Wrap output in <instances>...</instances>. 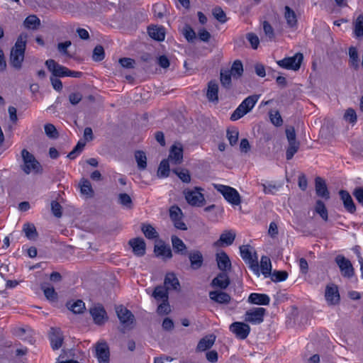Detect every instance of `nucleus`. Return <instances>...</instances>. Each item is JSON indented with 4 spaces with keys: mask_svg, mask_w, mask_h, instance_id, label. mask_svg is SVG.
Listing matches in <instances>:
<instances>
[{
    "mask_svg": "<svg viewBox=\"0 0 363 363\" xmlns=\"http://www.w3.org/2000/svg\"><path fill=\"white\" fill-rule=\"evenodd\" d=\"M315 211L316 213L320 215V216L324 220L327 221L328 220V210L325 207V203L321 200L316 201Z\"/></svg>",
    "mask_w": 363,
    "mask_h": 363,
    "instance_id": "a19ab883",
    "label": "nucleus"
},
{
    "mask_svg": "<svg viewBox=\"0 0 363 363\" xmlns=\"http://www.w3.org/2000/svg\"><path fill=\"white\" fill-rule=\"evenodd\" d=\"M259 99V96L257 95H251L245 98L242 101V104L246 108L247 110V111H250L254 106H255L256 103L257 102Z\"/></svg>",
    "mask_w": 363,
    "mask_h": 363,
    "instance_id": "603ef678",
    "label": "nucleus"
},
{
    "mask_svg": "<svg viewBox=\"0 0 363 363\" xmlns=\"http://www.w3.org/2000/svg\"><path fill=\"white\" fill-rule=\"evenodd\" d=\"M81 192L89 197L93 196L94 191L91 187V183L88 179H82L79 183Z\"/></svg>",
    "mask_w": 363,
    "mask_h": 363,
    "instance_id": "49530a36",
    "label": "nucleus"
},
{
    "mask_svg": "<svg viewBox=\"0 0 363 363\" xmlns=\"http://www.w3.org/2000/svg\"><path fill=\"white\" fill-rule=\"evenodd\" d=\"M49 337L52 350H57L62 347L64 337L60 329L51 328Z\"/></svg>",
    "mask_w": 363,
    "mask_h": 363,
    "instance_id": "f3484780",
    "label": "nucleus"
},
{
    "mask_svg": "<svg viewBox=\"0 0 363 363\" xmlns=\"http://www.w3.org/2000/svg\"><path fill=\"white\" fill-rule=\"evenodd\" d=\"M229 277L225 272L219 273L211 281L213 287L225 289L230 285Z\"/></svg>",
    "mask_w": 363,
    "mask_h": 363,
    "instance_id": "4be33fe9",
    "label": "nucleus"
},
{
    "mask_svg": "<svg viewBox=\"0 0 363 363\" xmlns=\"http://www.w3.org/2000/svg\"><path fill=\"white\" fill-rule=\"evenodd\" d=\"M266 309L264 308H253L247 311L244 315V320L247 323L253 325H259L264 321Z\"/></svg>",
    "mask_w": 363,
    "mask_h": 363,
    "instance_id": "0eeeda50",
    "label": "nucleus"
},
{
    "mask_svg": "<svg viewBox=\"0 0 363 363\" xmlns=\"http://www.w3.org/2000/svg\"><path fill=\"white\" fill-rule=\"evenodd\" d=\"M325 298L328 305L335 306L339 304L340 296L337 286L328 285L325 288Z\"/></svg>",
    "mask_w": 363,
    "mask_h": 363,
    "instance_id": "ddd939ff",
    "label": "nucleus"
},
{
    "mask_svg": "<svg viewBox=\"0 0 363 363\" xmlns=\"http://www.w3.org/2000/svg\"><path fill=\"white\" fill-rule=\"evenodd\" d=\"M230 330L240 339L247 338L250 332V327L243 322H234L230 325Z\"/></svg>",
    "mask_w": 363,
    "mask_h": 363,
    "instance_id": "f8f14e48",
    "label": "nucleus"
},
{
    "mask_svg": "<svg viewBox=\"0 0 363 363\" xmlns=\"http://www.w3.org/2000/svg\"><path fill=\"white\" fill-rule=\"evenodd\" d=\"M116 312L123 328H131L130 325L135 321V317L132 312L122 305L116 307Z\"/></svg>",
    "mask_w": 363,
    "mask_h": 363,
    "instance_id": "6e6552de",
    "label": "nucleus"
},
{
    "mask_svg": "<svg viewBox=\"0 0 363 363\" xmlns=\"http://www.w3.org/2000/svg\"><path fill=\"white\" fill-rule=\"evenodd\" d=\"M182 211L177 206H172L169 208V217L176 228L186 230L187 229L186 224L182 220Z\"/></svg>",
    "mask_w": 363,
    "mask_h": 363,
    "instance_id": "9b49d317",
    "label": "nucleus"
},
{
    "mask_svg": "<svg viewBox=\"0 0 363 363\" xmlns=\"http://www.w3.org/2000/svg\"><path fill=\"white\" fill-rule=\"evenodd\" d=\"M262 273L264 277H268L272 273V264L270 259L268 257L262 256L260 262Z\"/></svg>",
    "mask_w": 363,
    "mask_h": 363,
    "instance_id": "79ce46f5",
    "label": "nucleus"
},
{
    "mask_svg": "<svg viewBox=\"0 0 363 363\" xmlns=\"http://www.w3.org/2000/svg\"><path fill=\"white\" fill-rule=\"evenodd\" d=\"M27 38L28 35L26 33H23L20 34L14 46L11 50L9 62L11 65L16 69H20L22 67V62L24 60L26 48Z\"/></svg>",
    "mask_w": 363,
    "mask_h": 363,
    "instance_id": "f257e3e1",
    "label": "nucleus"
},
{
    "mask_svg": "<svg viewBox=\"0 0 363 363\" xmlns=\"http://www.w3.org/2000/svg\"><path fill=\"white\" fill-rule=\"evenodd\" d=\"M247 301L251 304L267 306L269 304L270 298L264 294L252 293L248 296Z\"/></svg>",
    "mask_w": 363,
    "mask_h": 363,
    "instance_id": "5701e85b",
    "label": "nucleus"
},
{
    "mask_svg": "<svg viewBox=\"0 0 363 363\" xmlns=\"http://www.w3.org/2000/svg\"><path fill=\"white\" fill-rule=\"evenodd\" d=\"M206 97L211 102L218 101V84L215 80H211L208 83Z\"/></svg>",
    "mask_w": 363,
    "mask_h": 363,
    "instance_id": "bb28decb",
    "label": "nucleus"
},
{
    "mask_svg": "<svg viewBox=\"0 0 363 363\" xmlns=\"http://www.w3.org/2000/svg\"><path fill=\"white\" fill-rule=\"evenodd\" d=\"M212 13L214 18L221 23H225L228 20L225 13L220 6H216L213 9Z\"/></svg>",
    "mask_w": 363,
    "mask_h": 363,
    "instance_id": "864d4df0",
    "label": "nucleus"
},
{
    "mask_svg": "<svg viewBox=\"0 0 363 363\" xmlns=\"http://www.w3.org/2000/svg\"><path fill=\"white\" fill-rule=\"evenodd\" d=\"M315 187L316 194L326 200L330 199V192L328 189L326 183L321 177H316L315 179Z\"/></svg>",
    "mask_w": 363,
    "mask_h": 363,
    "instance_id": "aec40b11",
    "label": "nucleus"
},
{
    "mask_svg": "<svg viewBox=\"0 0 363 363\" xmlns=\"http://www.w3.org/2000/svg\"><path fill=\"white\" fill-rule=\"evenodd\" d=\"M213 186L230 204L233 206H238L240 204L241 198L240 194L235 189L229 186L217 184H214Z\"/></svg>",
    "mask_w": 363,
    "mask_h": 363,
    "instance_id": "7ed1b4c3",
    "label": "nucleus"
},
{
    "mask_svg": "<svg viewBox=\"0 0 363 363\" xmlns=\"http://www.w3.org/2000/svg\"><path fill=\"white\" fill-rule=\"evenodd\" d=\"M335 261L343 277L351 279L354 275V269L350 259L342 255H339L336 256Z\"/></svg>",
    "mask_w": 363,
    "mask_h": 363,
    "instance_id": "423d86ee",
    "label": "nucleus"
},
{
    "mask_svg": "<svg viewBox=\"0 0 363 363\" xmlns=\"http://www.w3.org/2000/svg\"><path fill=\"white\" fill-rule=\"evenodd\" d=\"M353 196L358 201L359 204L363 206V188L362 187H357L354 189L352 192Z\"/></svg>",
    "mask_w": 363,
    "mask_h": 363,
    "instance_id": "774afa93",
    "label": "nucleus"
},
{
    "mask_svg": "<svg viewBox=\"0 0 363 363\" xmlns=\"http://www.w3.org/2000/svg\"><path fill=\"white\" fill-rule=\"evenodd\" d=\"M164 285L169 290L179 291L180 289L179 279L173 272H169L165 275Z\"/></svg>",
    "mask_w": 363,
    "mask_h": 363,
    "instance_id": "393cba45",
    "label": "nucleus"
},
{
    "mask_svg": "<svg viewBox=\"0 0 363 363\" xmlns=\"http://www.w3.org/2000/svg\"><path fill=\"white\" fill-rule=\"evenodd\" d=\"M46 135L51 139H56L59 136V133L55 126L51 123L45 124L44 126Z\"/></svg>",
    "mask_w": 363,
    "mask_h": 363,
    "instance_id": "4d7b16f0",
    "label": "nucleus"
},
{
    "mask_svg": "<svg viewBox=\"0 0 363 363\" xmlns=\"http://www.w3.org/2000/svg\"><path fill=\"white\" fill-rule=\"evenodd\" d=\"M174 172L178 176V177L185 183H189L191 181V176L189 172L187 169L182 170H174Z\"/></svg>",
    "mask_w": 363,
    "mask_h": 363,
    "instance_id": "052dcab7",
    "label": "nucleus"
},
{
    "mask_svg": "<svg viewBox=\"0 0 363 363\" xmlns=\"http://www.w3.org/2000/svg\"><path fill=\"white\" fill-rule=\"evenodd\" d=\"M270 275L272 281L274 282L283 281L288 277V273L286 271L275 270Z\"/></svg>",
    "mask_w": 363,
    "mask_h": 363,
    "instance_id": "13d9d810",
    "label": "nucleus"
},
{
    "mask_svg": "<svg viewBox=\"0 0 363 363\" xmlns=\"http://www.w3.org/2000/svg\"><path fill=\"white\" fill-rule=\"evenodd\" d=\"M184 35L189 42L193 41L196 38V33L189 26H186L184 27Z\"/></svg>",
    "mask_w": 363,
    "mask_h": 363,
    "instance_id": "69168bd1",
    "label": "nucleus"
},
{
    "mask_svg": "<svg viewBox=\"0 0 363 363\" xmlns=\"http://www.w3.org/2000/svg\"><path fill=\"white\" fill-rule=\"evenodd\" d=\"M118 203L128 208H130L133 203L130 196L125 193H121L118 195Z\"/></svg>",
    "mask_w": 363,
    "mask_h": 363,
    "instance_id": "bf43d9fd",
    "label": "nucleus"
},
{
    "mask_svg": "<svg viewBox=\"0 0 363 363\" xmlns=\"http://www.w3.org/2000/svg\"><path fill=\"white\" fill-rule=\"evenodd\" d=\"M129 245L132 247L133 253L138 257L145 254L146 245L143 238H136L129 240Z\"/></svg>",
    "mask_w": 363,
    "mask_h": 363,
    "instance_id": "6ab92c4d",
    "label": "nucleus"
},
{
    "mask_svg": "<svg viewBox=\"0 0 363 363\" xmlns=\"http://www.w3.org/2000/svg\"><path fill=\"white\" fill-rule=\"evenodd\" d=\"M344 118L345 121H349L351 123H354L357 121V114L355 111L352 108L347 109L344 114Z\"/></svg>",
    "mask_w": 363,
    "mask_h": 363,
    "instance_id": "0e129e2a",
    "label": "nucleus"
},
{
    "mask_svg": "<svg viewBox=\"0 0 363 363\" xmlns=\"http://www.w3.org/2000/svg\"><path fill=\"white\" fill-rule=\"evenodd\" d=\"M147 33L150 38L157 41H162L165 38V32L163 27L149 26Z\"/></svg>",
    "mask_w": 363,
    "mask_h": 363,
    "instance_id": "7c9ffc66",
    "label": "nucleus"
},
{
    "mask_svg": "<svg viewBox=\"0 0 363 363\" xmlns=\"http://www.w3.org/2000/svg\"><path fill=\"white\" fill-rule=\"evenodd\" d=\"M141 230L147 239H155L159 236L156 230L150 224L143 225Z\"/></svg>",
    "mask_w": 363,
    "mask_h": 363,
    "instance_id": "8fccbe9b",
    "label": "nucleus"
},
{
    "mask_svg": "<svg viewBox=\"0 0 363 363\" xmlns=\"http://www.w3.org/2000/svg\"><path fill=\"white\" fill-rule=\"evenodd\" d=\"M171 311L170 306L168 300L167 301H162V302L158 306L157 312L160 315H167Z\"/></svg>",
    "mask_w": 363,
    "mask_h": 363,
    "instance_id": "e2e57ef3",
    "label": "nucleus"
},
{
    "mask_svg": "<svg viewBox=\"0 0 363 363\" xmlns=\"http://www.w3.org/2000/svg\"><path fill=\"white\" fill-rule=\"evenodd\" d=\"M105 52L104 49L101 45H96L94 50L92 58L95 62H101L104 59Z\"/></svg>",
    "mask_w": 363,
    "mask_h": 363,
    "instance_id": "6e6d98bb",
    "label": "nucleus"
},
{
    "mask_svg": "<svg viewBox=\"0 0 363 363\" xmlns=\"http://www.w3.org/2000/svg\"><path fill=\"white\" fill-rule=\"evenodd\" d=\"M226 70L233 76L234 79L240 78L243 74V66L240 60H235L230 69Z\"/></svg>",
    "mask_w": 363,
    "mask_h": 363,
    "instance_id": "72a5a7b5",
    "label": "nucleus"
},
{
    "mask_svg": "<svg viewBox=\"0 0 363 363\" xmlns=\"http://www.w3.org/2000/svg\"><path fill=\"white\" fill-rule=\"evenodd\" d=\"M171 241L175 253L182 255H186L187 254V247L182 240L176 235H172L171 237Z\"/></svg>",
    "mask_w": 363,
    "mask_h": 363,
    "instance_id": "c85d7f7f",
    "label": "nucleus"
},
{
    "mask_svg": "<svg viewBox=\"0 0 363 363\" xmlns=\"http://www.w3.org/2000/svg\"><path fill=\"white\" fill-rule=\"evenodd\" d=\"M189 259L192 269L196 270L201 267L203 262V257L199 250H194L189 253Z\"/></svg>",
    "mask_w": 363,
    "mask_h": 363,
    "instance_id": "a878e982",
    "label": "nucleus"
},
{
    "mask_svg": "<svg viewBox=\"0 0 363 363\" xmlns=\"http://www.w3.org/2000/svg\"><path fill=\"white\" fill-rule=\"evenodd\" d=\"M247 108H245V106L240 104L237 108L233 111V113L230 116V120L233 121H235L242 117H243L245 115H246L250 111H247Z\"/></svg>",
    "mask_w": 363,
    "mask_h": 363,
    "instance_id": "3c124183",
    "label": "nucleus"
},
{
    "mask_svg": "<svg viewBox=\"0 0 363 363\" xmlns=\"http://www.w3.org/2000/svg\"><path fill=\"white\" fill-rule=\"evenodd\" d=\"M203 189L201 187H195L191 190H185L184 194L188 203L194 206H201L205 203V199L201 191Z\"/></svg>",
    "mask_w": 363,
    "mask_h": 363,
    "instance_id": "39448f33",
    "label": "nucleus"
},
{
    "mask_svg": "<svg viewBox=\"0 0 363 363\" xmlns=\"http://www.w3.org/2000/svg\"><path fill=\"white\" fill-rule=\"evenodd\" d=\"M209 298L220 304H228L231 300V297L228 294L217 290L210 291Z\"/></svg>",
    "mask_w": 363,
    "mask_h": 363,
    "instance_id": "b1692460",
    "label": "nucleus"
},
{
    "mask_svg": "<svg viewBox=\"0 0 363 363\" xmlns=\"http://www.w3.org/2000/svg\"><path fill=\"white\" fill-rule=\"evenodd\" d=\"M135 159L139 170H145L147 167V157L145 152L137 150L135 152Z\"/></svg>",
    "mask_w": 363,
    "mask_h": 363,
    "instance_id": "c9c22d12",
    "label": "nucleus"
},
{
    "mask_svg": "<svg viewBox=\"0 0 363 363\" xmlns=\"http://www.w3.org/2000/svg\"><path fill=\"white\" fill-rule=\"evenodd\" d=\"M154 252L157 257H163L168 259L172 257V252L170 247L164 244L155 245Z\"/></svg>",
    "mask_w": 363,
    "mask_h": 363,
    "instance_id": "2f4dec72",
    "label": "nucleus"
},
{
    "mask_svg": "<svg viewBox=\"0 0 363 363\" xmlns=\"http://www.w3.org/2000/svg\"><path fill=\"white\" fill-rule=\"evenodd\" d=\"M183 146L181 143L174 144L170 150L168 160L172 164H179L183 161Z\"/></svg>",
    "mask_w": 363,
    "mask_h": 363,
    "instance_id": "dca6fc26",
    "label": "nucleus"
},
{
    "mask_svg": "<svg viewBox=\"0 0 363 363\" xmlns=\"http://www.w3.org/2000/svg\"><path fill=\"white\" fill-rule=\"evenodd\" d=\"M95 356L99 363H109L110 351L106 342L101 341L96 342L95 345Z\"/></svg>",
    "mask_w": 363,
    "mask_h": 363,
    "instance_id": "9d476101",
    "label": "nucleus"
},
{
    "mask_svg": "<svg viewBox=\"0 0 363 363\" xmlns=\"http://www.w3.org/2000/svg\"><path fill=\"white\" fill-rule=\"evenodd\" d=\"M349 55V65L351 68L354 70H358L359 69V58L357 49L355 47L351 46L348 50Z\"/></svg>",
    "mask_w": 363,
    "mask_h": 363,
    "instance_id": "c756f323",
    "label": "nucleus"
},
{
    "mask_svg": "<svg viewBox=\"0 0 363 363\" xmlns=\"http://www.w3.org/2000/svg\"><path fill=\"white\" fill-rule=\"evenodd\" d=\"M41 289L43 291L44 295L48 300L50 301H56L57 300L58 296L53 287L41 285Z\"/></svg>",
    "mask_w": 363,
    "mask_h": 363,
    "instance_id": "09e8293b",
    "label": "nucleus"
},
{
    "mask_svg": "<svg viewBox=\"0 0 363 363\" xmlns=\"http://www.w3.org/2000/svg\"><path fill=\"white\" fill-rule=\"evenodd\" d=\"M250 245H245L240 247V256L242 259L247 264H249L250 267L256 272H258V261L256 253L253 255L250 250Z\"/></svg>",
    "mask_w": 363,
    "mask_h": 363,
    "instance_id": "1a4fd4ad",
    "label": "nucleus"
},
{
    "mask_svg": "<svg viewBox=\"0 0 363 363\" xmlns=\"http://www.w3.org/2000/svg\"><path fill=\"white\" fill-rule=\"evenodd\" d=\"M269 118L271 122L275 125V126H281L283 123V120L281 118V116L279 111H275L274 113H269Z\"/></svg>",
    "mask_w": 363,
    "mask_h": 363,
    "instance_id": "680f3d73",
    "label": "nucleus"
},
{
    "mask_svg": "<svg viewBox=\"0 0 363 363\" xmlns=\"http://www.w3.org/2000/svg\"><path fill=\"white\" fill-rule=\"evenodd\" d=\"M339 195L343 203L345 209L350 213H354L356 211V206L349 192L346 190H340Z\"/></svg>",
    "mask_w": 363,
    "mask_h": 363,
    "instance_id": "a211bd4d",
    "label": "nucleus"
},
{
    "mask_svg": "<svg viewBox=\"0 0 363 363\" xmlns=\"http://www.w3.org/2000/svg\"><path fill=\"white\" fill-rule=\"evenodd\" d=\"M89 313L93 318L94 323L101 325L104 324L108 319L106 312L101 305L95 306L89 309Z\"/></svg>",
    "mask_w": 363,
    "mask_h": 363,
    "instance_id": "2eb2a0df",
    "label": "nucleus"
},
{
    "mask_svg": "<svg viewBox=\"0 0 363 363\" xmlns=\"http://www.w3.org/2000/svg\"><path fill=\"white\" fill-rule=\"evenodd\" d=\"M227 138L230 145L233 146L237 144L239 136L238 129L235 127H231L227 130Z\"/></svg>",
    "mask_w": 363,
    "mask_h": 363,
    "instance_id": "a18cd8bd",
    "label": "nucleus"
},
{
    "mask_svg": "<svg viewBox=\"0 0 363 363\" xmlns=\"http://www.w3.org/2000/svg\"><path fill=\"white\" fill-rule=\"evenodd\" d=\"M67 306L74 313H82L86 309L85 303L82 300H77L73 303L69 301L67 303Z\"/></svg>",
    "mask_w": 363,
    "mask_h": 363,
    "instance_id": "ea45409f",
    "label": "nucleus"
},
{
    "mask_svg": "<svg viewBox=\"0 0 363 363\" xmlns=\"http://www.w3.org/2000/svg\"><path fill=\"white\" fill-rule=\"evenodd\" d=\"M299 145V142L289 143V146L286 152V157L287 160H290L293 158L294 155L298 152Z\"/></svg>",
    "mask_w": 363,
    "mask_h": 363,
    "instance_id": "5fc2aeb1",
    "label": "nucleus"
},
{
    "mask_svg": "<svg viewBox=\"0 0 363 363\" xmlns=\"http://www.w3.org/2000/svg\"><path fill=\"white\" fill-rule=\"evenodd\" d=\"M23 230L25 233L26 238L29 240H36L38 238V232L36 228L33 223H26L23 225Z\"/></svg>",
    "mask_w": 363,
    "mask_h": 363,
    "instance_id": "4c0bfd02",
    "label": "nucleus"
},
{
    "mask_svg": "<svg viewBox=\"0 0 363 363\" xmlns=\"http://www.w3.org/2000/svg\"><path fill=\"white\" fill-rule=\"evenodd\" d=\"M51 210L55 217L60 218L62 216V206L57 201H52L51 202Z\"/></svg>",
    "mask_w": 363,
    "mask_h": 363,
    "instance_id": "338daca9",
    "label": "nucleus"
},
{
    "mask_svg": "<svg viewBox=\"0 0 363 363\" xmlns=\"http://www.w3.org/2000/svg\"><path fill=\"white\" fill-rule=\"evenodd\" d=\"M28 29L36 30L40 25V20L35 15L28 16L23 22Z\"/></svg>",
    "mask_w": 363,
    "mask_h": 363,
    "instance_id": "e433bc0d",
    "label": "nucleus"
},
{
    "mask_svg": "<svg viewBox=\"0 0 363 363\" xmlns=\"http://www.w3.org/2000/svg\"><path fill=\"white\" fill-rule=\"evenodd\" d=\"M169 174V164L168 160H163L160 164L157 176L159 177H167Z\"/></svg>",
    "mask_w": 363,
    "mask_h": 363,
    "instance_id": "de8ad7c7",
    "label": "nucleus"
},
{
    "mask_svg": "<svg viewBox=\"0 0 363 363\" xmlns=\"http://www.w3.org/2000/svg\"><path fill=\"white\" fill-rule=\"evenodd\" d=\"M45 65L55 77H64L67 74V68L57 63L54 60L45 61Z\"/></svg>",
    "mask_w": 363,
    "mask_h": 363,
    "instance_id": "4468645a",
    "label": "nucleus"
},
{
    "mask_svg": "<svg viewBox=\"0 0 363 363\" xmlns=\"http://www.w3.org/2000/svg\"><path fill=\"white\" fill-rule=\"evenodd\" d=\"M215 341V337L210 336L202 338L197 345V350L199 351H205L210 349Z\"/></svg>",
    "mask_w": 363,
    "mask_h": 363,
    "instance_id": "58836bf2",
    "label": "nucleus"
},
{
    "mask_svg": "<svg viewBox=\"0 0 363 363\" xmlns=\"http://www.w3.org/2000/svg\"><path fill=\"white\" fill-rule=\"evenodd\" d=\"M354 33L356 38L363 37V15L360 14L357 16L354 23Z\"/></svg>",
    "mask_w": 363,
    "mask_h": 363,
    "instance_id": "c03bdc74",
    "label": "nucleus"
},
{
    "mask_svg": "<svg viewBox=\"0 0 363 363\" xmlns=\"http://www.w3.org/2000/svg\"><path fill=\"white\" fill-rule=\"evenodd\" d=\"M284 17L286 20L287 24L290 27H294L296 25L297 19L295 12L291 9L288 6H285Z\"/></svg>",
    "mask_w": 363,
    "mask_h": 363,
    "instance_id": "37998d69",
    "label": "nucleus"
},
{
    "mask_svg": "<svg viewBox=\"0 0 363 363\" xmlns=\"http://www.w3.org/2000/svg\"><path fill=\"white\" fill-rule=\"evenodd\" d=\"M21 155L23 160V164L21 165V169L26 174L43 173V169L42 165L32 153L26 149H23Z\"/></svg>",
    "mask_w": 363,
    "mask_h": 363,
    "instance_id": "f03ea898",
    "label": "nucleus"
},
{
    "mask_svg": "<svg viewBox=\"0 0 363 363\" xmlns=\"http://www.w3.org/2000/svg\"><path fill=\"white\" fill-rule=\"evenodd\" d=\"M232 77L233 76L226 70L220 69V81L223 88L230 89L232 87Z\"/></svg>",
    "mask_w": 363,
    "mask_h": 363,
    "instance_id": "f704fd0d",
    "label": "nucleus"
},
{
    "mask_svg": "<svg viewBox=\"0 0 363 363\" xmlns=\"http://www.w3.org/2000/svg\"><path fill=\"white\" fill-rule=\"evenodd\" d=\"M168 291L167 288L164 286H157L155 288L152 296L157 301H167L168 300Z\"/></svg>",
    "mask_w": 363,
    "mask_h": 363,
    "instance_id": "473e14b6",
    "label": "nucleus"
},
{
    "mask_svg": "<svg viewBox=\"0 0 363 363\" xmlns=\"http://www.w3.org/2000/svg\"><path fill=\"white\" fill-rule=\"evenodd\" d=\"M236 234L232 230H225L220 235V238L215 242L216 246H229L231 245L235 238Z\"/></svg>",
    "mask_w": 363,
    "mask_h": 363,
    "instance_id": "412c9836",
    "label": "nucleus"
},
{
    "mask_svg": "<svg viewBox=\"0 0 363 363\" xmlns=\"http://www.w3.org/2000/svg\"><path fill=\"white\" fill-rule=\"evenodd\" d=\"M303 60V54L297 52L292 57H285L277 61V63L281 68L297 71L300 69Z\"/></svg>",
    "mask_w": 363,
    "mask_h": 363,
    "instance_id": "20e7f679",
    "label": "nucleus"
},
{
    "mask_svg": "<svg viewBox=\"0 0 363 363\" xmlns=\"http://www.w3.org/2000/svg\"><path fill=\"white\" fill-rule=\"evenodd\" d=\"M216 262L218 269L223 271V272L231 268L230 260L225 252L216 255Z\"/></svg>",
    "mask_w": 363,
    "mask_h": 363,
    "instance_id": "cd10ccee",
    "label": "nucleus"
}]
</instances>
